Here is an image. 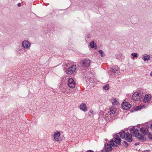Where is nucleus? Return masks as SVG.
<instances>
[{
    "label": "nucleus",
    "instance_id": "6",
    "mask_svg": "<svg viewBox=\"0 0 152 152\" xmlns=\"http://www.w3.org/2000/svg\"><path fill=\"white\" fill-rule=\"evenodd\" d=\"M31 45L30 43L28 41L24 40L23 41L22 44V46L24 49V50L25 51V50L28 49L30 47Z\"/></svg>",
    "mask_w": 152,
    "mask_h": 152
},
{
    "label": "nucleus",
    "instance_id": "25",
    "mask_svg": "<svg viewBox=\"0 0 152 152\" xmlns=\"http://www.w3.org/2000/svg\"><path fill=\"white\" fill-rule=\"evenodd\" d=\"M142 107H141V106H138L136 107V110H140L141 109Z\"/></svg>",
    "mask_w": 152,
    "mask_h": 152
},
{
    "label": "nucleus",
    "instance_id": "24",
    "mask_svg": "<svg viewBox=\"0 0 152 152\" xmlns=\"http://www.w3.org/2000/svg\"><path fill=\"white\" fill-rule=\"evenodd\" d=\"M66 88H61V92L64 93L65 94L66 90H65V89H66Z\"/></svg>",
    "mask_w": 152,
    "mask_h": 152
},
{
    "label": "nucleus",
    "instance_id": "1",
    "mask_svg": "<svg viewBox=\"0 0 152 152\" xmlns=\"http://www.w3.org/2000/svg\"><path fill=\"white\" fill-rule=\"evenodd\" d=\"M120 137L129 142H131L132 141V136L129 133H125L124 131H122L117 134L114 136V140H111L110 142V144L114 147H117V145H119L121 143V140Z\"/></svg>",
    "mask_w": 152,
    "mask_h": 152
},
{
    "label": "nucleus",
    "instance_id": "13",
    "mask_svg": "<svg viewBox=\"0 0 152 152\" xmlns=\"http://www.w3.org/2000/svg\"><path fill=\"white\" fill-rule=\"evenodd\" d=\"M151 96L150 94H147L145 95L144 97L143 102L144 103L148 102L151 99Z\"/></svg>",
    "mask_w": 152,
    "mask_h": 152
},
{
    "label": "nucleus",
    "instance_id": "14",
    "mask_svg": "<svg viewBox=\"0 0 152 152\" xmlns=\"http://www.w3.org/2000/svg\"><path fill=\"white\" fill-rule=\"evenodd\" d=\"M80 107L81 110L84 112H86L87 110V107L85 103L81 104L80 106Z\"/></svg>",
    "mask_w": 152,
    "mask_h": 152
},
{
    "label": "nucleus",
    "instance_id": "20",
    "mask_svg": "<svg viewBox=\"0 0 152 152\" xmlns=\"http://www.w3.org/2000/svg\"><path fill=\"white\" fill-rule=\"evenodd\" d=\"M103 89L106 90H107L109 89V86L108 84H107L104 86L103 87Z\"/></svg>",
    "mask_w": 152,
    "mask_h": 152
},
{
    "label": "nucleus",
    "instance_id": "4",
    "mask_svg": "<svg viewBox=\"0 0 152 152\" xmlns=\"http://www.w3.org/2000/svg\"><path fill=\"white\" fill-rule=\"evenodd\" d=\"M110 111L109 112L110 116L109 117L110 118H112V119L113 118H112L114 115V114L116 113V109L113 106H112L110 108Z\"/></svg>",
    "mask_w": 152,
    "mask_h": 152
},
{
    "label": "nucleus",
    "instance_id": "18",
    "mask_svg": "<svg viewBox=\"0 0 152 152\" xmlns=\"http://www.w3.org/2000/svg\"><path fill=\"white\" fill-rule=\"evenodd\" d=\"M90 46L91 48H95V49H96L97 48V46H96V45L94 41H92L90 43Z\"/></svg>",
    "mask_w": 152,
    "mask_h": 152
},
{
    "label": "nucleus",
    "instance_id": "21",
    "mask_svg": "<svg viewBox=\"0 0 152 152\" xmlns=\"http://www.w3.org/2000/svg\"><path fill=\"white\" fill-rule=\"evenodd\" d=\"M66 90L65 94H68L69 95L71 93V91L70 89H65Z\"/></svg>",
    "mask_w": 152,
    "mask_h": 152
},
{
    "label": "nucleus",
    "instance_id": "16",
    "mask_svg": "<svg viewBox=\"0 0 152 152\" xmlns=\"http://www.w3.org/2000/svg\"><path fill=\"white\" fill-rule=\"evenodd\" d=\"M118 70V68L117 66H114L112 67L110 71L111 73H116Z\"/></svg>",
    "mask_w": 152,
    "mask_h": 152
},
{
    "label": "nucleus",
    "instance_id": "5",
    "mask_svg": "<svg viewBox=\"0 0 152 152\" xmlns=\"http://www.w3.org/2000/svg\"><path fill=\"white\" fill-rule=\"evenodd\" d=\"M140 132L143 134V135H146L148 134L149 135V137L151 139H152V135L150 134V133L148 132V130L146 128L144 127H141L140 129Z\"/></svg>",
    "mask_w": 152,
    "mask_h": 152
},
{
    "label": "nucleus",
    "instance_id": "8",
    "mask_svg": "<svg viewBox=\"0 0 152 152\" xmlns=\"http://www.w3.org/2000/svg\"><path fill=\"white\" fill-rule=\"evenodd\" d=\"M76 69V66L75 65H73L71 67L69 68L66 71L67 74H72Z\"/></svg>",
    "mask_w": 152,
    "mask_h": 152
},
{
    "label": "nucleus",
    "instance_id": "19",
    "mask_svg": "<svg viewBox=\"0 0 152 152\" xmlns=\"http://www.w3.org/2000/svg\"><path fill=\"white\" fill-rule=\"evenodd\" d=\"M99 53L101 55V57H103L105 56L104 53L102 50H100L98 51Z\"/></svg>",
    "mask_w": 152,
    "mask_h": 152
},
{
    "label": "nucleus",
    "instance_id": "33",
    "mask_svg": "<svg viewBox=\"0 0 152 152\" xmlns=\"http://www.w3.org/2000/svg\"><path fill=\"white\" fill-rule=\"evenodd\" d=\"M92 112H93V111L92 110H91L90 111V112H91L92 113Z\"/></svg>",
    "mask_w": 152,
    "mask_h": 152
},
{
    "label": "nucleus",
    "instance_id": "31",
    "mask_svg": "<svg viewBox=\"0 0 152 152\" xmlns=\"http://www.w3.org/2000/svg\"><path fill=\"white\" fill-rule=\"evenodd\" d=\"M150 127L151 130L152 131V124H151L150 126Z\"/></svg>",
    "mask_w": 152,
    "mask_h": 152
},
{
    "label": "nucleus",
    "instance_id": "22",
    "mask_svg": "<svg viewBox=\"0 0 152 152\" xmlns=\"http://www.w3.org/2000/svg\"><path fill=\"white\" fill-rule=\"evenodd\" d=\"M17 53L20 54H21L23 53V50L21 49H19L18 50Z\"/></svg>",
    "mask_w": 152,
    "mask_h": 152
},
{
    "label": "nucleus",
    "instance_id": "29",
    "mask_svg": "<svg viewBox=\"0 0 152 152\" xmlns=\"http://www.w3.org/2000/svg\"><path fill=\"white\" fill-rule=\"evenodd\" d=\"M21 4L20 3H19L18 4V6L19 7H20L21 6Z\"/></svg>",
    "mask_w": 152,
    "mask_h": 152
},
{
    "label": "nucleus",
    "instance_id": "2",
    "mask_svg": "<svg viewBox=\"0 0 152 152\" xmlns=\"http://www.w3.org/2000/svg\"><path fill=\"white\" fill-rule=\"evenodd\" d=\"M130 132L132 133H133L134 136L137 137L140 141L143 142L146 140V138L145 136L142 133L140 134L137 129L133 128L130 129Z\"/></svg>",
    "mask_w": 152,
    "mask_h": 152
},
{
    "label": "nucleus",
    "instance_id": "7",
    "mask_svg": "<svg viewBox=\"0 0 152 152\" xmlns=\"http://www.w3.org/2000/svg\"><path fill=\"white\" fill-rule=\"evenodd\" d=\"M80 63L82 66L87 67L90 65V60L87 59H84L81 60Z\"/></svg>",
    "mask_w": 152,
    "mask_h": 152
},
{
    "label": "nucleus",
    "instance_id": "9",
    "mask_svg": "<svg viewBox=\"0 0 152 152\" xmlns=\"http://www.w3.org/2000/svg\"><path fill=\"white\" fill-rule=\"evenodd\" d=\"M68 85L70 88H73L75 86V83L73 79L70 78L68 80Z\"/></svg>",
    "mask_w": 152,
    "mask_h": 152
},
{
    "label": "nucleus",
    "instance_id": "26",
    "mask_svg": "<svg viewBox=\"0 0 152 152\" xmlns=\"http://www.w3.org/2000/svg\"><path fill=\"white\" fill-rule=\"evenodd\" d=\"M124 143L125 145V146L126 147H127V146H128V143L126 141H124Z\"/></svg>",
    "mask_w": 152,
    "mask_h": 152
},
{
    "label": "nucleus",
    "instance_id": "23",
    "mask_svg": "<svg viewBox=\"0 0 152 152\" xmlns=\"http://www.w3.org/2000/svg\"><path fill=\"white\" fill-rule=\"evenodd\" d=\"M131 55L133 56L132 59H133L134 57H137V54L136 53H132Z\"/></svg>",
    "mask_w": 152,
    "mask_h": 152
},
{
    "label": "nucleus",
    "instance_id": "10",
    "mask_svg": "<svg viewBox=\"0 0 152 152\" xmlns=\"http://www.w3.org/2000/svg\"><path fill=\"white\" fill-rule=\"evenodd\" d=\"M121 106L123 109L125 110L129 109L131 107V105L127 102H123Z\"/></svg>",
    "mask_w": 152,
    "mask_h": 152
},
{
    "label": "nucleus",
    "instance_id": "27",
    "mask_svg": "<svg viewBox=\"0 0 152 152\" xmlns=\"http://www.w3.org/2000/svg\"><path fill=\"white\" fill-rule=\"evenodd\" d=\"M85 152H94L91 150H88L87 151H86Z\"/></svg>",
    "mask_w": 152,
    "mask_h": 152
},
{
    "label": "nucleus",
    "instance_id": "32",
    "mask_svg": "<svg viewBox=\"0 0 152 152\" xmlns=\"http://www.w3.org/2000/svg\"><path fill=\"white\" fill-rule=\"evenodd\" d=\"M150 75L152 77V72H151L150 74Z\"/></svg>",
    "mask_w": 152,
    "mask_h": 152
},
{
    "label": "nucleus",
    "instance_id": "3",
    "mask_svg": "<svg viewBox=\"0 0 152 152\" xmlns=\"http://www.w3.org/2000/svg\"><path fill=\"white\" fill-rule=\"evenodd\" d=\"M142 97V94L138 92H135L132 95V99L135 101H138Z\"/></svg>",
    "mask_w": 152,
    "mask_h": 152
},
{
    "label": "nucleus",
    "instance_id": "15",
    "mask_svg": "<svg viewBox=\"0 0 152 152\" xmlns=\"http://www.w3.org/2000/svg\"><path fill=\"white\" fill-rule=\"evenodd\" d=\"M111 102L113 105H116L118 104L119 103V101L118 99L115 98H114L111 100Z\"/></svg>",
    "mask_w": 152,
    "mask_h": 152
},
{
    "label": "nucleus",
    "instance_id": "17",
    "mask_svg": "<svg viewBox=\"0 0 152 152\" xmlns=\"http://www.w3.org/2000/svg\"><path fill=\"white\" fill-rule=\"evenodd\" d=\"M142 57L143 59L145 61L150 59V56L147 54L143 55H142Z\"/></svg>",
    "mask_w": 152,
    "mask_h": 152
},
{
    "label": "nucleus",
    "instance_id": "12",
    "mask_svg": "<svg viewBox=\"0 0 152 152\" xmlns=\"http://www.w3.org/2000/svg\"><path fill=\"white\" fill-rule=\"evenodd\" d=\"M61 134L59 132H57L54 133L53 136L55 140L57 141H59L60 140L59 139V137L60 136Z\"/></svg>",
    "mask_w": 152,
    "mask_h": 152
},
{
    "label": "nucleus",
    "instance_id": "11",
    "mask_svg": "<svg viewBox=\"0 0 152 152\" xmlns=\"http://www.w3.org/2000/svg\"><path fill=\"white\" fill-rule=\"evenodd\" d=\"M110 145L111 144H110ZM111 145H110L108 143L105 144L104 146L105 151H102V152H109V151H112V148L111 147Z\"/></svg>",
    "mask_w": 152,
    "mask_h": 152
},
{
    "label": "nucleus",
    "instance_id": "30",
    "mask_svg": "<svg viewBox=\"0 0 152 152\" xmlns=\"http://www.w3.org/2000/svg\"><path fill=\"white\" fill-rule=\"evenodd\" d=\"M139 144V143L137 142L135 143V144H134V145H138Z\"/></svg>",
    "mask_w": 152,
    "mask_h": 152
},
{
    "label": "nucleus",
    "instance_id": "28",
    "mask_svg": "<svg viewBox=\"0 0 152 152\" xmlns=\"http://www.w3.org/2000/svg\"><path fill=\"white\" fill-rule=\"evenodd\" d=\"M143 152H151V151L150 150H147L146 151H143Z\"/></svg>",
    "mask_w": 152,
    "mask_h": 152
}]
</instances>
